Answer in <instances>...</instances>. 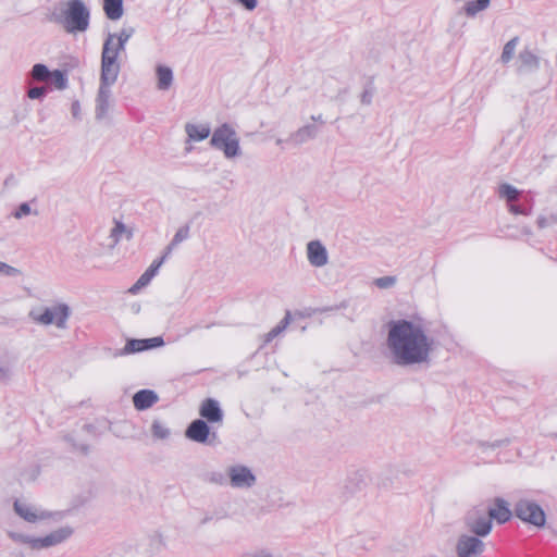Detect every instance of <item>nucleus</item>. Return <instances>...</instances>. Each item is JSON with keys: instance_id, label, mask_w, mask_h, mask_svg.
<instances>
[{"instance_id": "72a5a7b5", "label": "nucleus", "mask_w": 557, "mask_h": 557, "mask_svg": "<svg viewBox=\"0 0 557 557\" xmlns=\"http://www.w3.org/2000/svg\"><path fill=\"white\" fill-rule=\"evenodd\" d=\"M518 41H519V38L513 37L504 46V49H503V52L500 55V60L503 63H508L513 58Z\"/></svg>"}, {"instance_id": "a878e982", "label": "nucleus", "mask_w": 557, "mask_h": 557, "mask_svg": "<svg viewBox=\"0 0 557 557\" xmlns=\"http://www.w3.org/2000/svg\"><path fill=\"white\" fill-rule=\"evenodd\" d=\"M190 227L188 224L181 226L174 234L170 244L165 247L166 255H171L172 251L184 240L189 237Z\"/></svg>"}, {"instance_id": "4468645a", "label": "nucleus", "mask_w": 557, "mask_h": 557, "mask_svg": "<svg viewBox=\"0 0 557 557\" xmlns=\"http://www.w3.org/2000/svg\"><path fill=\"white\" fill-rule=\"evenodd\" d=\"M111 98V87L99 86L97 98H96V120L101 121L106 117Z\"/></svg>"}, {"instance_id": "ddd939ff", "label": "nucleus", "mask_w": 557, "mask_h": 557, "mask_svg": "<svg viewBox=\"0 0 557 557\" xmlns=\"http://www.w3.org/2000/svg\"><path fill=\"white\" fill-rule=\"evenodd\" d=\"M199 414L210 423H220L223 420V411L218 400L207 398L201 403Z\"/></svg>"}, {"instance_id": "423d86ee", "label": "nucleus", "mask_w": 557, "mask_h": 557, "mask_svg": "<svg viewBox=\"0 0 557 557\" xmlns=\"http://www.w3.org/2000/svg\"><path fill=\"white\" fill-rule=\"evenodd\" d=\"M465 524L471 535L476 537L487 536L493 527L490 516L484 509L473 508L465 517Z\"/></svg>"}, {"instance_id": "20e7f679", "label": "nucleus", "mask_w": 557, "mask_h": 557, "mask_svg": "<svg viewBox=\"0 0 557 557\" xmlns=\"http://www.w3.org/2000/svg\"><path fill=\"white\" fill-rule=\"evenodd\" d=\"M513 515L523 522L537 528H543L546 522V516L542 507L529 499L518 500L513 507Z\"/></svg>"}, {"instance_id": "4d7b16f0", "label": "nucleus", "mask_w": 557, "mask_h": 557, "mask_svg": "<svg viewBox=\"0 0 557 557\" xmlns=\"http://www.w3.org/2000/svg\"><path fill=\"white\" fill-rule=\"evenodd\" d=\"M282 143H283V139H281V138L276 139V145H282Z\"/></svg>"}, {"instance_id": "37998d69", "label": "nucleus", "mask_w": 557, "mask_h": 557, "mask_svg": "<svg viewBox=\"0 0 557 557\" xmlns=\"http://www.w3.org/2000/svg\"><path fill=\"white\" fill-rule=\"evenodd\" d=\"M47 92V87L40 86V87H32L27 91V96L30 99H40L42 98Z\"/></svg>"}, {"instance_id": "f3484780", "label": "nucleus", "mask_w": 557, "mask_h": 557, "mask_svg": "<svg viewBox=\"0 0 557 557\" xmlns=\"http://www.w3.org/2000/svg\"><path fill=\"white\" fill-rule=\"evenodd\" d=\"M114 34H109L104 40L102 53H101V65H120L117 62L120 50L113 48Z\"/></svg>"}, {"instance_id": "7c9ffc66", "label": "nucleus", "mask_w": 557, "mask_h": 557, "mask_svg": "<svg viewBox=\"0 0 557 557\" xmlns=\"http://www.w3.org/2000/svg\"><path fill=\"white\" fill-rule=\"evenodd\" d=\"M134 34V28H123L117 35H114L113 39V48L123 51L125 48V44Z\"/></svg>"}, {"instance_id": "c9c22d12", "label": "nucleus", "mask_w": 557, "mask_h": 557, "mask_svg": "<svg viewBox=\"0 0 557 557\" xmlns=\"http://www.w3.org/2000/svg\"><path fill=\"white\" fill-rule=\"evenodd\" d=\"M151 432L153 437L158 440H165L170 435V430L159 421H153Z\"/></svg>"}, {"instance_id": "aec40b11", "label": "nucleus", "mask_w": 557, "mask_h": 557, "mask_svg": "<svg viewBox=\"0 0 557 557\" xmlns=\"http://www.w3.org/2000/svg\"><path fill=\"white\" fill-rule=\"evenodd\" d=\"M185 132L189 140L200 141L209 137L211 129L207 124L186 123Z\"/></svg>"}, {"instance_id": "a19ab883", "label": "nucleus", "mask_w": 557, "mask_h": 557, "mask_svg": "<svg viewBox=\"0 0 557 557\" xmlns=\"http://www.w3.org/2000/svg\"><path fill=\"white\" fill-rule=\"evenodd\" d=\"M9 536L15 542L28 544L34 549V541L36 537H32V536L21 534V533H15V532H10Z\"/></svg>"}, {"instance_id": "7ed1b4c3", "label": "nucleus", "mask_w": 557, "mask_h": 557, "mask_svg": "<svg viewBox=\"0 0 557 557\" xmlns=\"http://www.w3.org/2000/svg\"><path fill=\"white\" fill-rule=\"evenodd\" d=\"M210 145L221 150L226 159H234L242 154L237 133L228 123H223L213 131Z\"/></svg>"}, {"instance_id": "bb28decb", "label": "nucleus", "mask_w": 557, "mask_h": 557, "mask_svg": "<svg viewBox=\"0 0 557 557\" xmlns=\"http://www.w3.org/2000/svg\"><path fill=\"white\" fill-rule=\"evenodd\" d=\"M123 235H125L127 239H131L133 236L132 232L128 231L122 222L116 221L110 233V238L112 240L110 246L114 247L121 240Z\"/></svg>"}, {"instance_id": "6ab92c4d", "label": "nucleus", "mask_w": 557, "mask_h": 557, "mask_svg": "<svg viewBox=\"0 0 557 557\" xmlns=\"http://www.w3.org/2000/svg\"><path fill=\"white\" fill-rule=\"evenodd\" d=\"M318 134V128L313 124L305 125L298 128L296 132L289 135L288 140L293 141L295 145H301L306 141L313 139Z\"/></svg>"}, {"instance_id": "c85d7f7f", "label": "nucleus", "mask_w": 557, "mask_h": 557, "mask_svg": "<svg viewBox=\"0 0 557 557\" xmlns=\"http://www.w3.org/2000/svg\"><path fill=\"white\" fill-rule=\"evenodd\" d=\"M290 323V312L287 311L281 322L265 334L264 343L268 344L278 336Z\"/></svg>"}, {"instance_id": "8fccbe9b", "label": "nucleus", "mask_w": 557, "mask_h": 557, "mask_svg": "<svg viewBox=\"0 0 557 557\" xmlns=\"http://www.w3.org/2000/svg\"><path fill=\"white\" fill-rule=\"evenodd\" d=\"M245 9L252 11L256 9L258 1L257 0H237Z\"/></svg>"}, {"instance_id": "0eeeda50", "label": "nucleus", "mask_w": 557, "mask_h": 557, "mask_svg": "<svg viewBox=\"0 0 557 557\" xmlns=\"http://www.w3.org/2000/svg\"><path fill=\"white\" fill-rule=\"evenodd\" d=\"M185 436L190 441L200 444L215 445L218 443V435L215 432H210V428L202 419L194 420L186 429Z\"/></svg>"}, {"instance_id": "c03bdc74", "label": "nucleus", "mask_w": 557, "mask_h": 557, "mask_svg": "<svg viewBox=\"0 0 557 557\" xmlns=\"http://www.w3.org/2000/svg\"><path fill=\"white\" fill-rule=\"evenodd\" d=\"M32 213V209H30V206L27 203V202H23L21 203L17 209L15 210V212L13 213V216L15 219H22L28 214Z\"/></svg>"}, {"instance_id": "09e8293b", "label": "nucleus", "mask_w": 557, "mask_h": 557, "mask_svg": "<svg viewBox=\"0 0 557 557\" xmlns=\"http://www.w3.org/2000/svg\"><path fill=\"white\" fill-rule=\"evenodd\" d=\"M373 91L371 89H364L361 94L360 101L362 104L369 106L372 102Z\"/></svg>"}, {"instance_id": "b1692460", "label": "nucleus", "mask_w": 557, "mask_h": 557, "mask_svg": "<svg viewBox=\"0 0 557 557\" xmlns=\"http://www.w3.org/2000/svg\"><path fill=\"white\" fill-rule=\"evenodd\" d=\"M120 65H101L100 86L111 87L115 84Z\"/></svg>"}, {"instance_id": "5701e85b", "label": "nucleus", "mask_w": 557, "mask_h": 557, "mask_svg": "<svg viewBox=\"0 0 557 557\" xmlns=\"http://www.w3.org/2000/svg\"><path fill=\"white\" fill-rule=\"evenodd\" d=\"M15 361L11 355L0 357V383H8L12 379Z\"/></svg>"}, {"instance_id": "f03ea898", "label": "nucleus", "mask_w": 557, "mask_h": 557, "mask_svg": "<svg viewBox=\"0 0 557 557\" xmlns=\"http://www.w3.org/2000/svg\"><path fill=\"white\" fill-rule=\"evenodd\" d=\"M90 12L83 0H70L54 8L49 21L61 25L69 34L84 33L89 27Z\"/></svg>"}, {"instance_id": "a18cd8bd", "label": "nucleus", "mask_w": 557, "mask_h": 557, "mask_svg": "<svg viewBox=\"0 0 557 557\" xmlns=\"http://www.w3.org/2000/svg\"><path fill=\"white\" fill-rule=\"evenodd\" d=\"M20 273L21 272L18 269L0 261V274H3L5 276H16Z\"/></svg>"}, {"instance_id": "39448f33", "label": "nucleus", "mask_w": 557, "mask_h": 557, "mask_svg": "<svg viewBox=\"0 0 557 557\" xmlns=\"http://www.w3.org/2000/svg\"><path fill=\"white\" fill-rule=\"evenodd\" d=\"M29 317L38 324H55L58 327L64 329L70 317V308L65 304H60L52 308H45L42 312L32 310Z\"/></svg>"}, {"instance_id": "864d4df0", "label": "nucleus", "mask_w": 557, "mask_h": 557, "mask_svg": "<svg viewBox=\"0 0 557 557\" xmlns=\"http://www.w3.org/2000/svg\"><path fill=\"white\" fill-rule=\"evenodd\" d=\"M79 112H81V106H79V102L78 101H74L72 103V114L74 117H78L79 115Z\"/></svg>"}, {"instance_id": "58836bf2", "label": "nucleus", "mask_w": 557, "mask_h": 557, "mask_svg": "<svg viewBox=\"0 0 557 557\" xmlns=\"http://www.w3.org/2000/svg\"><path fill=\"white\" fill-rule=\"evenodd\" d=\"M169 256L170 255H166V251L164 250L163 255L159 259L154 260L146 270V272L153 277L157 274L159 268L164 263Z\"/></svg>"}, {"instance_id": "c756f323", "label": "nucleus", "mask_w": 557, "mask_h": 557, "mask_svg": "<svg viewBox=\"0 0 557 557\" xmlns=\"http://www.w3.org/2000/svg\"><path fill=\"white\" fill-rule=\"evenodd\" d=\"M490 1L491 0H473V1H468L465 4V7H463L465 13L467 14V16L473 17L480 11L485 10L488 7Z\"/></svg>"}, {"instance_id": "de8ad7c7", "label": "nucleus", "mask_w": 557, "mask_h": 557, "mask_svg": "<svg viewBox=\"0 0 557 557\" xmlns=\"http://www.w3.org/2000/svg\"><path fill=\"white\" fill-rule=\"evenodd\" d=\"M65 441H66V442H69V443L71 444V446H72L73 450H75V451H79V453H81V454H83V455L88 454V449H89V448H88V445H86V444H79V445H77V444H75V443L73 442L72 437H70V436H66V437H65Z\"/></svg>"}, {"instance_id": "cd10ccee", "label": "nucleus", "mask_w": 557, "mask_h": 557, "mask_svg": "<svg viewBox=\"0 0 557 557\" xmlns=\"http://www.w3.org/2000/svg\"><path fill=\"white\" fill-rule=\"evenodd\" d=\"M147 541H148L147 550L150 554H157L165 547L164 536L160 532H153L152 534H150L148 536Z\"/></svg>"}, {"instance_id": "393cba45", "label": "nucleus", "mask_w": 557, "mask_h": 557, "mask_svg": "<svg viewBox=\"0 0 557 557\" xmlns=\"http://www.w3.org/2000/svg\"><path fill=\"white\" fill-rule=\"evenodd\" d=\"M103 11L109 20L116 21L123 15V0H103Z\"/></svg>"}, {"instance_id": "f8f14e48", "label": "nucleus", "mask_w": 557, "mask_h": 557, "mask_svg": "<svg viewBox=\"0 0 557 557\" xmlns=\"http://www.w3.org/2000/svg\"><path fill=\"white\" fill-rule=\"evenodd\" d=\"M307 258L315 268L324 267L329 262L327 250L320 240H311L307 244Z\"/></svg>"}, {"instance_id": "49530a36", "label": "nucleus", "mask_w": 557, "mask_h": 557, "mask_svg": "<svg viewBox=\"0 0 557 557\" xmlns=\"http://www.w3.org/2000/svg\"><path fill=\"white\" fill-rule=\"evenodd\" d=\"M146 346H147V350L148 349H152V348H157V347H161L164 345V341L161 336H157V337H152V338H146Z\"/></svg>"}, {"instance_id": "9d476101", "label": "nucleus", "mask_w": 557, "mask_h": 557, "mask_svg": "<svg viewBox=\"0 0 557 557\" xmlns=\"http://www.w3.org/2000/svg\"><path fill=\"white\" fill-rule=\"evenodd\" d=\"M230 482L236 488H249L255 485L256 476L246 466H232L228 468Z\"/></svg>"}, {"instance_id": "2f4dec72", "label": "nucleus", "mask_w": 557, "mask_h": 557, "mask_svg": "<svg viewBox=\"0 0 557 557\" xmlns=\"http://www.w3.org/2000/svg\"><path fill=\"white\" fill-rule=\"evenodd\" d=\"M51 71L41 63H37L30 71V76L34 81L48 83Z\"/></svg>"}, {"instance_id": "6e6552de", "label": "nucleus", "mask_w": 557, "mask_h": 557, "mask_svg": "<svg viewBox=\"0 0 557 557\" xmlns=\"http://www.w3.org/2000/svg\"><path fill=\"white\" fill-rule=\"evenodd\" d=\"M455 548L458 557H480L485 544L480 537L465 533L459 535Z\"/></svg>"}, {"instance_id": "6e6d98bb", "label": "nucleus", "mask_w": 557, "mask_h": 557, "mask_svg": "<svg viewBox=\"0 0 557 557\" xmlns=\"http://www.w3.org/2000/svg\"><path fill=\"white\" fill-rule=\"evenodd\" d=\"M548 219H549L550 225L557 223V215L552 214L548 216Z\"/></svg>"}, {"instance_id": "ea45409f", "label": "nucleus", "mask_w": 557, "mask_h": 557, "mask_svg": "<svg viewBox=\"0 0 557 557\" xmlns=\"http://www.w3.org/2000/svg\"><path fill=\"white\" fill-rule=\"evenodd\" d=\"M395 283H396L395 276H382V277L375 278V281H374L375 286L379 288H382V289L389 288V287L394 286Z\"/></svg>"}, {"instance_id": "4be33fe9", "label": "nucleus", "mask_w": 557, "mask_h": 557, "mask_svg": "<svg viewBox=\"0 0 557 557\" xmlns=\"http://www.w3.org/2000/svg\"><path fill=\"white\" fill-rule=\"evenodd\" d=\"M146 339H127L124 348L115 350L112 356L120 357L147 350Z\"/></svg>"}, {"instance_id": "4c0bfd02", "label": "nucleus", "mask_w": 557, "mask_h": 557, "mask_svg": "<svg viewBox=\"0 0 557 557\" xmlns=\"http://www.w3.org/2000/svg\"><path fill=\"white\" fill-rule=\"evenodd\" d=\"M206 481L216 485H224L226 478L223 472L212 471L206 474Z\"/></svg>"}, {"instance_id": "412c9836", "label": "nucleus", "mask_w": 557, "mask_h": 557, "mask_svg": "<svg viewBox=\"0 0 557 557\" xmlns=\"http://www.w3.org/2000/svg\"><path fill=\"white\" fill-rule=\"evenodd\" d=\"M157 88L159 90H168L173 84V71L165 65H158L156 67Z\"/></svg>"}, {"instance_id": "473e14b6", "label": "nucleus", "mask_w": 557, "mask_h": 557, "mask_svg": "<svg viewBox=\"0 0 557 557\" xmlns=\"http://www.w3.org/2000/svg\"><path fill=\"white\" fill-rule=\"evenodd\" d=\"M499 196L505 198L509 203L518 200L520 191L510 184H502L499 186Z\"/></svg>"}, {"instance_id": "79ce46f5", "label": "nucleus", "mask_w": 557, "mask_h": 557, "mask_svg": "<svg viewBox=\"0 0 557 557\" xmlns=\"http://www.w3.org/2000/svg\"><path fill=\"white\" fill-rule=\"evenodd\" d=\"M242 557H274V555L268 548H256L244 553Z\"/></svg>"}, {"instance_id": "e433bc0d", "label": "nucleus", "mask_w": 557, "mask_h": 557, "mask_svg": "<svg viewBox=\"0 0 557 557\" xmlns=\"http://www.w3.org/2000/svg\"><path fill=\"white\" fill-rule=\"evenodd\" d=\"M152 278L153 277L145 271L128 292L131 294H137L143 287L147 286Z\"/></svg>"}, {"instance_id": "9b49d317", "label": "nucleus", "mask_w": 557, "mask_h": 557, "mask_svg": "<svg viewBox=\"0 0 557 557\" xmlns=\"http://www.w3.org/2000/svg\"><path fill=\"white\" fill-rule=\"evenodd\" d=\"M13 507L14 511L27 522L34 523L50 517L48 512L37 509L25 500L16 499Z\"/></svg>"}, {"instance_id": "3c124183", "label": "nucleus", "mask_w": 557, "mask_h": 557, "mask_svg": "<svg viewBox=\"0 0 557 557\" xmlns=\"http://www.w3.org/2000/svg\"><path fill=\"white\" fill-rule=\"evenodd\" d=\"M509 211L513 214H528L521 206L515 205L513 202L509 203Z\"/></svg>"}, {"instance_id": "a211bd4d", "label": "nucleus", "mask_w": 557, "mask_h": 557, "mask_svg": "<svg viewBox=\"0 0 557 557\" xmlns=\"http://www.w3.org/2000/svg\"><path fill=\"white\" fill-rule=\"evenodd\" d=\"M486 512L490 516L491 521L495 519L498 523L507 522L512 516V512L508 508V504L502 498H497L495 507L490 508Z\"/></svg>"}, {"instance_id": "603ef678", "label": "nucleus", "mask_w": 557, "mask_h": 557, "mask_svg": "<svg viewBox=\"0 0 557 557\" xmlns=\"http://www.w3.org/2000/svg\"><path fill=\"white\" fill-rule=\"evenodd\" d=\"M537 226H539L540 228H545V227H547V226H550V222H549L548 216H540V218L537 219Z\"/></svg>"}, {"instance_id": "1a4fd4ad", "label": "nucleus", "mask_w": 557, "mask_h": 557, "mask_svg": "<svg viewBox=\"0 0 557 557\" xmlns=\"http://www.w3.org/2000/svg\"><path fill=\"white\" fill-rule=\"evenodd\" d=\"M72 534L73 529L71 527H61L42 537H36L34 541V549L39 550L57 546L70 539Z\"/></svg>"}, {"instance_id": "5fc2aeb1", "label": "nucleus", "mask_w": 557, "mask_h": 557, "mask_svg": "<svg viewBox=\"0 0 557 557\" xmlns=\"http://www.w3.org/2000/svg\"><path fill=\"white\" fill-rule=\"evenodd\" d=\"M311 120L315 121V122H320V123H324L323 119H322V115L319 114V115H312L311 116Z\"/></svg>"}, {"instance_id": "2eb2a0df", "label": "nucleus", "mask_w": 557, "mask_h": 557, "mask_svg": "<svg viewBox=\"0 0 557 557\" xmlns=\"http://www.w3.org/2000/svg\"><path fill=\"white\" fill-rule=\"evenodd\" d=\"M540 66L539 58L529 49L522 50L518 55V67L519 73L532 72L537 70Z\"/></svg>"}, {"instance_id": "dca6fc26", "label": "nucleus", "mask_w": 557, "mask_h": 557, "mask_svg": "<svg viewBox=\"0 0 557 557\" xmlns=\"http://www.w3.org/2000/svg\"><path fill=\"white\" fill-rule=\"evenodd\" d=\"M158 400V395L151 389H140L133 396L134 406L138 410H146L152 407Z\"/></svg>"}, {"instance_id": "f257e3e1", "label": "nucleus", "mask_w": 557, "mask_h": 557, "mask_svg": "<svg viewBox=\"0 0 557 557\" xmlns=\"http://www.w3.org/2000/svg\"><path fill=\"white\" fill-rule=\"evenodd\" d=\"M386 345L397 366H413L430 362L434 339L419 323L405 319L387 323Z\"/></svg>"}, {"instance_id": "f704fd0d", "label": "nucleus", "mask_w": 557, "mask_h": 557, "mask_svg": "<svg viewBox=\"0 0 557 557\" xmlns=\"http://www.w3.org/2000/svg\"><path fill=\"white\" fill-rule=\"evenodd\" d=\"M48 83L53 84L58 89H65L67 86V78L64 72L54 70L51 72Z\"/></svg>"}]
</instances>
